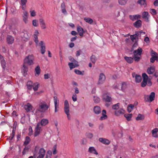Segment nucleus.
I'll return each instance as SVG.
<instances>
[{"label":"nucleus","mask_w":158,"mask_h":158,"mask_svg":"<svg viewBox=\"0 0 158 158\" xmlns=\"http://www.w3.org/2000/svg\"><path fill=\"white\" fill-rule=\"evenodd\" d=\"M24 108L26 111L28 112L32 110V106L30 104L28 103L27 104L24 105Z\"/></svg>","instance_id":"nucleus-24"},{"label":"nucleus","mask_w":158,"mask_h":158,"mask_svg":"<svg viewBox=\"0 0 158 158\" xmlns=\"http://www.w3.org/2000/svg\"><path fill=\"white\" fill-rule=\"evenodd\" d=\"M49 106L46 102H40L39 105L37 110L41 112H44L46 111L49 108Z\"/></svg>","instance_id":"nucleus-3"},{"label":"nucleus","mask_w":158,"mask_h":158,"mask_svg":"<svg viewBox=\"0 0 158 158\" xmlns=\"http://www.w3.org/2000/svg\"><path fill=\"white\" fill-rule=\"evenodd\" d=\"M124 110L122 108H120L118 110H116L114 111V114L117 116H119L122 114H124Z\"/></svg>","instance_id":"nucleus-13"},{"label":"nucleus","mask_w":158,"mask_h":158,"mask_svg":"<svg viewBox=\"0 0 158 158\" xmlns=\"http://www.w3.org/2000/svg\"><path fill=\"white\" fill-rule=\"evenodd\" d=\"M134 107V105H133L132 104H130L129 105L127 106V109L128 112L129 113L131 112L132 110H133V108Z\"/></svg>","instance_id":"nucleus-40"},{"label":"nucleus","mask_w":158,"mask_h":158,"mask_svg":"<svg viewBox=\"0 0 158 158\" xmlns=\"http://www.w3.org/2000/svg\"><path fill=\"white\" fill-rule=\"evenodd\" d=\"M94 102L96 103H98L100 101V99L99 98L97 97H94Z\"/></svg>","instance_id":"nucleus-46"},{"label":"nucleus","mask_w":158,"mask_h":158,"mask_svg":"<svg viewBox=\"0 0 158 158\" xmlns=\"http://www.w3.org/2000/svg\"><path fill=\"white\" fill-rule=\"evenodd\" d=\"M72 99L74 102H75L77 100V95L76 94L73 95L72 97Z\"/></svg>","instance_id":"nucleus-59"},{"label":"nucleus","mask_w":158,"mask_h":158,"mask_svg":"<svg viewBox=\"0 0 158 158\" xmlns=\"http://www.w3.org/2000/svg\"><path fill=\"white\" fill-rule=\"evenodd\" d=\"M22 72L23 73L24 76L27 74V72L28 71V67L27 65L23 63V67L21 68Z\"/></svg>","instance_id":"nucleus-10"},{"label":"nucleus","mask_w":158,"mask_h":158,"mask_svg":"<svg viewBox=\"0 0 158 158\" xmlns=\"http://www.w3.org/2000/svg\"><path fill=\"white\" fill-rule=\"evenodd\" d=\"M29 14L27 11H24L23 15V20L25 23H27L28 22V16Z\"/></svg>","instance_id":"nucleus-15"},{"label":"nucleus","mask_w":158,"mask_h":158,"mask_svg":"<svg viewBox=\"0 0 158 158\" xmlns=\"http://www.w3.org/2000/svg\"><path fill=\"white\" fill-rule=\"evenodd\" d=\"M39 34V32L37 30H36L35 31V33L34 35V41L36 44L38 43V35Z\"/></svg>","instance_id":"nucleus-34"},{"label":"nucleus","mask_w":158,"mask_h":158,"mask_svg":"<svg viewBox=\"0 0 158 158\" xmlns=\"http://www.w3.org/2000/svg\"><path fill=\"white\" fill-rule=\"evenodd\" d=\"M22 8L23 10H24L26 8V4L27 2V0H21Z\"/></svg>","instance_id":"nucleus-37"},{"label":"nucleus","mask_w":158,"mask_h":158,"mask_svg":"<svg viewBox=\"0 0 158 158\" xmlns=\"http://www.w3.org/2000/svg\"><path fill=\"white\" fill-rule=\"evenodd\" d=\"M90 59L92 62L94 64L96 61L97 58L94 55H92Z\"/></svg>","instance_id":"nucleus-45"},{"label":"nucleus","mask_w":158,"mask_h":158,"mask_svg":"<svg viewBox=\"0 0 158 158\" xmlns=\"http://www.w3.org/2000/svg\"><path fill=\"white\" fill-rule=\"evenodd\" d=\"M142 51V49L139 47L137 50H135L133 52L134 55L133 57L135 61L138 62L140 60V56Z\"/></svg>","instance_id":"nucleus-1"},{"label":"nucleus","mask_w":158,"mask_h":158,"mask_svg":"<svg viewBox=\"0 0 158 158\" xmlns=\"http://www.w3.org/2000/svg\"><path fill=\"white\" fill-rule=\"evenodd\" d=\"M34 57L32 55L27 56L24 60L23 63L27 65H31L34 64Z\"/></svg>","instance_id":"nucleus-2"},{"label":"nucleus","mask_w":158,"mask_h":158,"mask_svg":"<svg viewBox=\"0 0 158 158\" xmlns=\"http://www.w3.org/2000/svg\"><path fill=\"white\" fill-rule=\"evenodd\" d=\"M77 30L79 33V35L81 37H82L83 36L85 32V31L84 30L83 28L79 25L77 26Z\"/></svg>","instance_id":"nucleus-12"},{"label":"nucleus","mask_w":158,"mask_h":158,"mask_svg":"<svg viewBox=\"0 0 158 158\" xmlns=\"http://www.w3.org/2000/svg\"><path fill=\"white\" fill-rule=\"evenodd\" d=\"M69 104L67 100H65L64 102V111L67 115L68 119L70 120L71 119V116L69 113Z\"/></svg>","instance_id":"nucleus-5"},{"label":"nucleus","mask_w":158,"mask_h":158,"mask_svg":"<svg viewBox=\"0 0 158 158\" xmlns=\"http://www.w3.org/2000/svg\"><path fill=\"white\" fill-rule=\"evenodd\" d=\"M0 60L1 64L2 67L3 69H5L6 67V62L4 59V57L1 55L0 54Z\"/></svg>","instance_id":"nucleus-14"},{"label":"nucleus","mask_w":158,"mask_h":158,"mask_svg":"<svg viewBox=\"0 0 158 158\" xmlns=\"http://www.w3.org/2000/svg\"><path fill=\"white\" fill-rule=\"evenodd\" d=\"M68 65L70 69H72L75 68L76 67H77V66L75 65L72 62L69 63Z\"/></svg>","instance_id":"nucleus-47"},{"label":"nucleus","mask_w":158,"mask_h":158,"mask_svg":"<svg viewBox=\"0 0 158 158\" xmlns=\"http://www.w3.org/2000/svg\"><path fill=\"white\" fill-rule=\"evenodd\" d=\"M106 111L105 110H103L102 111V116L100 118V120H102L105 119L107 118V116L106 115Z\"/></svg>","instance_id":"nucleus-28"},{"label":"nucleus","mask_w":158,"mask_h":158,"mask_svg":"<svg viewBox=\"0 0 158 158\" xmlns=\"http://www.w3.org/2000/svg\"><path fill=\"white\" fill-rule=\"evenodd\" d=\"M132 76L133 77H135V81L136 82L139 83L142 80V78L140 75L136 74L135 73H132Z\"/></svg>","instance_id":"nucleus-9"},{"label":"nucleus","mask_w":158,"mask_h":158,"mask_svg":"<svg viewBox=\"0 0 158 158\" xmlns=\"http://www.w3.org/2000/svg\"><path fill=\"white\" fill-rule=\"evenodd\" d=\"M158 132V128H155L152 131V136L155 138L158 137L157 132Z\"/></svg>","instance_id":"nucleus-25"},{"label":"nucleus","mask_w":158,"mask_h":158,"mask_svg":"<svg viewBox=\"0 0 158 158\" xmlns=\"http://www.w3.org/2000/svg\"><path fill=\"white\" fill-rule=\"evenodd\" d=\"M61 10H65V6L64 2L61 3Z\"/></svg>","instance_id":"nucleus-58"},{"label":"nucleus","mask_w":158,"mask_h":158,"mask_svg":"<svg viewBox=\"0 0 158 158\" xmlns=\"http://www.w3.org/2000/svg\"><path fill=\"white\" fill-rule=\"evenodd\" d=\"M48 123V119L46 118L42 119L40 122V125L41 126H44L46 125Z\"/></svg>","instance_id":"nucleus-30"},{"label":"nucleus","mask_w":158,"mask_h":158,"mask_svg":"<svg viewBox=\"0 0 158 158\" xmlns=\"http://www.w3.org/2000/svg\"><path fill=\"white\" fill-rule=\"evenodd\" d=\"M31 15V16L33 17L35 15V10H31L30 11Z\"/></svg>","instance_id":"nucleus-56"},{"label":"nucleus","mask_w":158,"mask_h":158,"mask_svg":"<svg viewBox=\"0 0 158 158\" xmlns=\"http://www.w3.org/2000/svg\"><path fill=\"white\" fill-rule=\"evenodd\" d=\"M52 153L54 155H55L57 153L56 146V145H54L53 147Z\"/></svg>","instance_id":"nucleus-52"},{"label":"nucleus","mask_w":158,"mask_h":158,"mask_svg":"<svg viewBox=\"0 0 158 158\" xmlns=\"http://www.w3.org/2000/svg\"><path fill=\"white\" fill-rule=\"evenodd\" d=\"M39 44L41 46V52L42 54H44L45 52V47L44 45L43 42L41 41L40 42Z\"/></svg>","instance_id":"nucleus-20"},{"label":"nucleus","mask_w":158,"mask_h":158,"mask_svg":"<svg viewBox=\"0 0 158 158\" xmlns=\"http://www.w3.org/2000/svg\"><path fill=\"white\" fill-rule=\"evenodd\" d=\"M94 113L96 114H98L101 113V109L98 106H95L93 108Z\"/></svg>","instance_id":"nucleus-19"},{"label":"nucleus","mask_w":158,"mask_h":158,"mask_svg":"<svg viewBox=\"0 0 158 158\" xmlns=\"http://www.w3.org/2000/svg\"><path fill=\"white\" fill-rule=\"evenodd\" d=\"M99 141L103 144L108 145L110 143V141L108 139L103 138H100L99 139Z\"/></svg>","instance_id":"nucleus-17"},{"label":"nucleus","mask_w":158,"mask_h":158,"mask_svg":"<svg viewBox=\"0 0 158 158\" xmlns=\"http://www.w3.org/2000/svg\"><path fill=\"white\" fill-rule=\"evenodd\" d=\"M39 22L42 29H45L46 27L44 20L43 19H39Z\"/></svg>","instance_id":"nucleus-23"},{"label":"nucleus","mask_w":158,"mask_h":158,"mask_svg":"<svg viewBox=\"0 0 158 158\" xmlns=\"http://www.w3.org/2000/svg\"><path fill=\"white\" fill-rule=\"evenodd\" d=\"M151 54L152 56H153V55H158V54L157 53H156V52L153 51L152 50H151Z\"/></svg>","instance_id":"nucleus-60"},{"label":"nucleus","mask_w":158,"mask_h":158,"mask_svg":"<svg viewBox=\"0 0 158 158\" xmlns=\"http://www.w3.org/2000/svg\"><path fill=\"white\" fill-rule=\"evenodd\" d=\"M124 116L125 117L128 121H130L132 117L131 114H124Z\"/></svg>","instance_id":"nucleus-36"},{"label":"nucleus","mask_w":158,"mask_h":158,"mask_svg":"<svg viewBox=\"0 0 158 158\" xmlns=\"http://www.w3.org/2000/svg\"><path fill=\"white\" fill-rule=\"evenodd\" d=\"M35 76H36L37 74L38 75V76L40 74V67L39 66H37L35 68Z\"/></svg>","instance_id":"nucleus-39"},{"label":"nucleus","mask_w":158,"mask_h":158,"mask_svg":"<svg viewBox=\"0 0 158 158\" xmlns=\"http://www.w3.org/2000/svg\"><path fill=\"white\" fill-rule=\"evenodd\" d=\"M127 88V85L126 82H123L120 84H117L114 87L115 89H118L121 90L122 91L125 92Z\"/></svg>","instance_id":"nucleus-4"},{"label":"nucleus","mask_w":158,"mask_h":158,"mask_svg":"<svg viewBox=\"0 0 158 158\" xmlns=\"http://www.w3.org/2000/svg\"><path fill=\"white\" fill-rule=\"evenodd\" d=\"M106 79V77L104 74L102 73H101L99 76L98 81L97 84L100 85L102 84Z\"/></svg>","instance_id":"nucleus-6"},{"label":"nucleus","mask_w":158,"mask_h":158,"mask_svg":"<svg viewBox=\"0 0 158 158\" xmlns=\"http://www.w3.org/2000/svg\"><path fill=\"white\" fill-rule=\"evenodd\" d=\"M6 41L9 44H12L14 41V37L10 35H8L6 37Z\"/></svg>","instance_id":"nucleus-16"},{"label":"nucleus","mask_w":158,"mask_h":158,"mask_svg":"<svg viewBox=\"0 0 158 158\" xmlns=\"http://www.w3.org/2000/svg\"><path fill=\"white\" fill-rule=\"evenodd\" d=\"M147 81H143L141 83V86L142 87H145L147 84Z\"/></svg>","instance_id":"nucleus-55"},{"label":"nucleus","mask_w":158,"mask_h":158,"mask_svg":"<svg viewBox=\"0 0 158 158\" xmlns=\"http://www.w3.org/2000/svg\"><path fill=\"white\" fill-rule=\"evenodd\" d=\"M88 152L97 155L98 153L94 147H91L89 148Z\"/></svg>","instance_id":"nucleus-31"},{"label":"nucleus","mask_w":158,"mask_h":158,"mask_svg":"<svg viewBox=\"0 0 158 158\" xmlns=\"http://www.w3.org/2000/svg\"><path fill=\"white\" fill-rule=\"evenodd\" d=\"M124 58L126 61L129 64L132 63L133 62L134 60L133 57H131L125 56L124 57Z\"/></svg>","instance_id":"nucleus-27"},{"label":"nucleus","mask_w":158,"mask_h":158,"mask_svg":"<svg viewBox=\"0 0 158 158\" xmlns=\"http://www.w3.org/2000/svg\"><path fill=\"white\" fill-rule=\"evenodd\" d=\"M28 148L27 147H25L22 152V154L23 155H24L26 154L27 152L28 151Z\"/></svg>","instance_id":"nucleus-50"},{"label":"nucleus","mask_w":158,"mask_h":158,"mask_svg":"<svg viewBox=\"0 0 158 158\" xmlns=\"http://www.w3.org/2000/svg\"><path fill=\"white\" fill-rule=\"evenodd\" d=\"M41 128V127L40 125V123H38L35 128L34 133V136L35 137L37 136L40 134Z\"/></svg>","instance_id":"nucleus-7"},{"label":"nucleus","mask_w":158,"mask_h":158,"mask_svg":"<svg viewBox=\"0 0 158 158\" xmlns=\"http://www.w3.org/2000/svg\"><path fill=\"white\" fill-rule=\"evenodd\" d=\"M127 0H118V3L121 5H125L127 3Z\"/></svg>","instance_id":"nucleus-44"},{"label":"nucleus","mask_w":158,"mask_h":158,"mask_svg":"<svg viewBox=\"0 0 158 158\" xmlns=\"http://www.w3.org/2000/svg\"><path fill=\"white\" fill-rule=\"evenodd\" d=\"M155 94L154 92H152L151 93V94L149 97L150 101L151 102L153 101L155 98Z\"/></svg>","instance_id":"nucleus-35"},{"label":"nucleus","mask_w":158,"mask_h":158,"mask_svg":"<svg viewBox=\"0 0 158 158\" xmlns=\"http://www.w3.org/2000/svg\"><path fill=\"white\" fill-rule=\"evenodd\" d=\"M15 133V131L13 129L12 133L11 134V137L10 139V140H12L14 137Z\"/></svg>","instance_id":"nucleus-53"},{"label":"nucleus","mask_w":158,"mask_h":158,"mask_svg":"<svg viewBox=\"0 0 158 158\" xmlns=\"http://www.w3.org/2000/svg\"><path fill=\"white\" fill-rule=\"evenodd\" d=\"M130 18L133 21H135L136 20H138L141 18V16L139 15H130L129 16Z\"/></svg>","instance_id":"nucleus-18"},{"label":"nucleus","mask_w":158,"mask_h":158,"mask_svg":"<svg viewBox=\"0 0 158 158\" xmlns=\"http://www.w3.org/2000/svg\"><path fill=\"white\" fill-rule=\"evenodd\" d=\"M104 127V125L103 123H101L99 125L98 128L100 130H102Z\"/></svg>","instance_id":"nucleus-64"},{"label":"nucleus","mask_w":158,"mask_h":158,"mask_svg":"<svg viewBox=\"0 0 158 158\" xmlns=\"http://www.w3.org/2000/svg\"><path fill=\"white\" fill-rule=\"evenodd\" d=\"M142 116L141 114H139L138 116L136 118V119L137 120H139L142 119Z\"/></svg>","instance_id":"nucleus-61"},{"label":"nucleus","mask_w":158,"mask_h":158,"mask_svg":"<svg viewBox=\"0 0 158 158\" xmlns=\"http://www.w3.org/2000/svg\"><path fill=\"white\" fill-rule=\"evenodd\" d=\"M137 2L140 5L144 7L146 6L147 4L146 0H139Z\"/></svg>","instance_id":"nucleus-32"},{"label":"nucleus","mask_w":158,"mask_h":158,"mask_svg":"<svg viewBox=\"0 0 158 158\" xmlns=\"http://www.w3.org/2000/svg\"><path fill=\"white\" fill-rule=\"evenodd\" d=\"M81 52V50L77 51L76 54V56L77 57L79 56L80 55Z\"/></svg>","instance_id":"nucleus-57"},{"label":"nucleus","mask_w":158,"mask_h":158,"mask_svg":"<svg viewBox=\"0 0 158 158\" xmlns=\"http://www.w3.org/2000/svg\"><path fill=\"white\" fill-rule=\"evenodd\" d=\"M30 141V138L28 136H27L26 138V140L24 143L23 145L25 146L27 145L29 143Z\"/></svg>","instance_id":"nucleus-43"},{"label":"nucleus","mask_w":158,"mask_h":158,"mask_svg":"<svg viewBox=\"0 0 158 158\" xmlns=\"http://www.w3.org/2000/svg\"><path fill=\"white\" fill-rule=\"evenodd\" d=\"M86 136L88 138L91 139L93 137V135L91 133H86Z\"/></svg>","instance_id":"nucleus-51"},{"label":"nucleus","mask_w":158,"mask_h":158,"mask_svg":"<svg viewBox=\"0 0 158 158\" xmlns=\"http://www.w3.org/2000/svg\"><path fill=\"white\" fill-rule=\"evenodd\" d=\"M142 18L144 19L147 22L148 21L149 15L147 12L144 11L143 13Z\"/></svg>","instance_id":"nucleus-29"},{"label":"nucleus","mask_w":158,"mask_h":158,"mask_svg":"<svg viewBox=\"0 0 158 158\" xmlns=\"http://www.w3.org/2000/svg\"><path fill=\"white\" fill-rule=\"evenodd\" d=\"M37 21L36 20H33L32 21V24L35 27H37L38 25L37 23Z\"/></svg>","instance_id":"nucleus-54"},{"label":"nucleus","mask_w":158,"mask_h":158,"mask_svg":"<svg viewBox=\"0 0 158 158\" xmlns=\"http://www.w3.org/2000/svg\"><path fill=\"white\" fill-rule=\"evenodd\" d=\"M84 20L86 22L90 24H92L94 22L93 20L89 18H85Z\"/></svg>","instance_id":"nucleus-38"},{"label":"nucleus","mask_w":158,"mask_h":158,"mask_svg":"<svg viewBox=\"0 0 158 158\" xmlns=\"http://www.w3.org/2000/svg\"><path fill=\"white\" fill-rule=\"evenodd\" d=\"M131 39L132 41H134V40L136 39V36L135 35H131L130 36Z\"/></svg>","instance_id":"nucleus-62"},{"label":"nucleus","mask_w":158,"mask_h":158,"mask_svg":"<svg viewBox=\"0 0 158 158\" xmlns=\"http://www.w3.org/2000/svg\"><path fill=\"white\" fill-rule=\"evenodd\" d=\"M155 67L154 66H150L147 69V73L148 74H152L155 71Z\"/></svg>","instance_id":"nucleus-21"},{"label":"nucleus","mask_w":158,"mask_h":158,"mask_svg":"<svg viewBox=\"0 0 158 158\" xmlns=\"http://www.w3.org/2000/svg\"><path fill=\"white\" fill-rule=\"evenodd\" d=\"M142 25V21L140 20H137L133 24L134 26L136 28H139Z\"/></svg>","instance_id":"nucleus-26"},{"label":"nucleus","mask_w":158,"mask_h":158,"mask_svg":"<svg viewBox=\"0 0 158 158\" xmlns=\"http://www.w3.org/2000/svg\"><path fill=\"white\" fill-rule=\"evenodd\" d=\"M39 84L38 82H36L33 84V89L34 91H37L38 88Z\"/></svg>","instance_id":"nucleus-41"},{"label":"nucleus","mask_w":158,"mask_h":158,"mask_svg":"<svg viewBox=\"0 0 158 158\" xmlns=\"http://www.w3.org/2000/svg\"><path fill=\"white\" fill-rule=\"evenodd\" d=\"M119 103H117L112 106V108L113 109L117 110L119 108Z\"/></svg>","instance_id":"nucleus-48"},{"label":"nucleus","mask_w":158,"mask_h":158,"mask_svg":"<svg viewBox=\"0 0 158 158\" xmlns=\"http://www.w3.org/2000/svg\"><path fill=\"white\" fill-rule=\"evenodd\" d=\"M33 84L32 82L31 81H29L27 82V89L29 90L32 89Z\"/></svg>","instance_id":"nucleus-33"},{"label":"nucleus","mask_w":158,"mask_h":158,"mask_svg":"<svg viewBox=\"0 0 158 158\" xmlns=\"http://www.w3.org/2000/svg\"><path fill=\"white\" fill-rule=\"evenodd\" d=\"M74 72L75 73L79 75H83V73L82 72L79 70L75 69L74 70Z\"/></svg>","instance_id":"nucleus-49"},{"label":"nucleus","mask_w":158,"mask_h":158,"mask_svg":"<svg viewBox=\"0 0 158 158\" xmlns=\"http://www.w3.org/2000/svg\"><path fill=\"white\" fill-rule=\"evenodd\" d=\"M144 41L146 43H148L149 41V39L148 37H146L144 39Z\"/></svg>","instance_id":"nucleus-63"},{"label":"nucleus","mask_w":158,"mask_h":158,"mask_svg":"<svg viewBox=\"0 0 158 158\" xmlns=\"http://www.w3.org/2000/svg\"><path fill=\"white\" fill-rule=\"evenodd\" d=\"M53 100L55 106V112H56L58 111L57 108H59V100H57V97L56 96L53 97Z\"/></svg>","instance_id":"nucleus-11"},{"label":"nucleus","mask_w":158,"mask_h":158,"mask_svg":"<svg viewBox=\"0 0 158 158\" xmlns=\"http://www.w3.org/2000/svg\"><path fill=\"white\" fill-rule=\"evenodd\" d=\"M103 100L106 102H110L111 101V98L106 94H105L103 95Z\"/></svg>","instance_id":"nucleus-22"},{"label":"nucleus","mask_w":158,"mask_h":158,"mask_svg":"<svg viewBox=\"0 0 158 158\" xmlns=\"http://www.w3.org/2000/svg\"><path fill=\"white\" fill-rule=\"evenodd\" d=\"M142 77L143 78V81H148V80L149 79L148 76L145 73H143L142 74Z\"/></svg>","instance_id":"nucleus-42"},{"label":"nucleus","mask_w":158,"mask_h":158,"mask_svg":"<svg viewBox=\"0 0 158 158\" xmlns=\"http://www.w3.org/2000/svg\"><path fill=\"white\" fill-rule=\"evenodd\" d=\"M45 153V150L43 148H41L39 151L37 158H44Z\"/></svg>","instance_id":"nucleus-8"}]
</instances>
